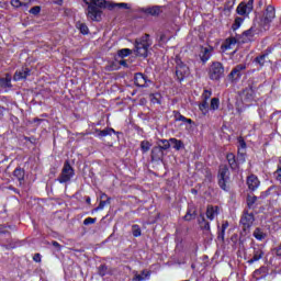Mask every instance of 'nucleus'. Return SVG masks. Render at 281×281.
I'll return each mask as SVG.
<instances>
[{
	"instance_id": "f257e3e1",
	"label": "nucleus",
	"mask_w": 281,
	"mask_h": 281,
	"mask_svg": "<svg viewBox=\"0 0 281 281\" xmlns=\"http://www.w3.org/2000/svg\"><path fill=\"white\" fill-rule=\"evenodd\" d=\"M87 5L86 15L90 21H102V14L106 8L113 10V8H123L128 10V3H106V0H83Z\"/></svg>"
},
{
	"instance_id": "f03ea898",
	"label": "nucleus",
	"mask_w": 281,
	"mask_h": 281,
	"mask_svg": "<svg viewBox=\"0 0 281 281\" xmlns=\"http://www.w3.org/2000/svg\"><path fill=\"white\" fill-rule=\"evenodd\" d=\"M148 34H145L140 40H136L135 54L136 56H148V47H150V40Z\"/></svg>"
},
{
	"instance_id": "7ed1b4c3",
	"label": "nucleus",
	"mask_w": 281,
	"mask_h": 281,
	"mask_svg": "<svg viewBox=\"0 0 281 281\" xmlns=\"http://www.w3.org/2000/svg\"><path fill=\"white\" fill-rule=\"evenodd\" d=\"M209 76L211 80H218L220 78H223V76H225V68L223 67V64L214 61L209 69Z\"/></svg>"
},
{
	"instance_id": "20e7f679",
	"label": "nucleus",
	"mask_w": 281,
	"mask_h": 281,
	"mask_svg": "<svg viewBox=\"0 0 281 281\" xmlns=\"http://www.w3.org/2000/svg\"><path fill=\"white\" fill-rule=\"evenodd\" d=\"M176 76L179 82L190 76V68H188L179 57L176 58Z\"/></svg>"
},
{
	"instance_id": "39448f33",
	"label": "nucleus",
	"mask_w": 281,
	"mask_h": 281,
	"mask_svg": "<svg viewBox=\"0 0 281 281\" xmlns=\"http://www.w3.org/2000/svg\"><path fill=\"white\" fill-rule=\"evenodd\" d=\"M71 177H74V168L68 160H66L57 181H59V183H67L68 181H71Z\"/></svg>"
},
{
	"instance_id": "423d86ee",
	"label": "nucleus",
	"mask_w": 281,
	"mask_h": 281,
	"mask_svg": "<svg viewBox=\"0 0 281 281\" xmlns=\"http://www.w3.org/2000/svg\"><path fill=\"white\" fill-rule=\"evenodd\" d=\"M227 181H229V169L222 165L218 171V186L222 190H227Z\"/></svg>"
},
{
	"instance_id": "0eeeda50",
	"label": "nucleus",
	"mask_w": 281,
	"mask_h": 281,
	"mask_svg": "<svg viewBox=\"0 0 281 281\" xmlns=\"http://www.w3.org/2000/svg\"><path fill=\"white\" fill-rule=\"evenodd\" d=\"M254 221H256V218L254 217V213H249V211H244V214L240 218V223L244 229H249V227L254 225Z\"/></svg>"
},
{
	"instance_id": "6e6552de",
	"label": "nucleus",
	"mask_w": 281,
	"mask_h": 281,
	"mask_svg": "<svg viewBox=\"0 0 281 281\" xmlns=\"http://www.w3.org/2000/svg\"><path fill=\"white\" fill-rule=\"evenodd\" d=\"M274 19H276V8L273 5H268L263 13V19H262L263 24L269 25V23H271V21H273Z\"/></svg>"
},
{
	"instance_id": "1a4fd4ad",
	"label": "nucleus",
	"mask_w": 281,
	"mask_h": 281,
	"mask_svg": "<svg viewBox=\"0 0 281 281\" xmlns=\"http://www.w3.org/2000/svg\"><path fill=\"white\" fill-rule=\"evenodd\" d=\"M245 69H247V64H239L237 65L228 75V77L231 78V80L236 81L239 80L240 76H241V71H245Z\"/></svg>"
},
{
	"instance_id": "9d476101",
	"label": "nucleus",
	"mask_w": 281,
	"mask_h": 281,
	"mask_svg": "<svg viewBox=\"0 0 281 281\" xmlns=\"http://www.w3.org/2000/svg\"><path fill=\"white\" fill-rule=\"evenodd\" d=\"M251 10H254V0H248L247 3L241 2L237 7V13H239L240 15L249 14V12H251Z\"/></svg>"
},
{
	"instance_id": "9b49d317",
	"label": "nucleus",
	"mask_w": 281,
	"mask_h": 281,
	"mask_svg": "<svg viewBox=\"0 0 281 281\" xmlns=\"http://www.w3.org/2000/svg\"><path fill=\"white\" fill-rule=\"evenodd\" d=\"M31 70L30 68H21L20 70H16L14 76H13V80L19 81V80H25V78H27V76H30Z\"/></svg>"
},
{
	"instance_id": "f8f14e48",
	"label": "nucleus",
	"mask_w": 281,
	"mask_h": 281,
	"mask_svg": "<svg viewBox=\"0 0 281 281\" xmlns=\"http://www.w3.org/2000/svg\"><path fill=\"white\" fill-rule=\"evenodd\" d=\"M134 83L136 87H146L148 85V77L142 72H138L134 77Z\"/></svg>"
},
{
	"instance_id": "ddd939ff",
	"label": "nucleus",
	"mask_w": 281,
	"mask_h": 281,
	"mask_svg": "<svg viewBox=\"0 0 281 281\" xmlns=\"http://www.w3.org/2000/svg\"><path fill=\"white\" fill-rule=\"evenodd\" d=\"M247 186L249 188V190H256L258 188V186H260V180H258V177L256 176H249L247 179Z\"/></svg>"
},
{
	"instance_id": "4468645a",
	"label": "nucleus",
	"mask_w": 281,
	"mask_h": 281,
	"mask_svg": "<svg viewBox=\"0 0 281 281\" xmlns=\"http://www.w3.org/2000/svg\"><path fill=\"white\" fill-rule=\"evenodd\" d=\"M151 159H164V149L159 145L151 149Z\"/></svg>"
},
{
	"instance_id": "2eb2a0df",
	"label": "nucleus",
	"mask_w": 281,
	"mask_h": 281,
	"mask_svg": "<svg viewBox=\"0 0 281 281\" xmlns=\"http://www.w3.org/2000/svg\"><path fill=\"white\" fill-rule=\"evenodd\" d=\"M30 3H32V0H11L13 8H27Z\"/></svg>"
},
{
	"instance_id": "dca6fc26",
	"label": "nucleus",
	"mask_w": 281,
	"mask_h": 281,
	"mask_svg": "<svg viewBox=\"0 0 281 281\" xmlns=\"http://www.w3.org/2000/svg\"><path fill=\"white\" fill-rule=\"evenodd\" d=\"M145 14H150V16H159L161 14V8L150 7L144 9Z\"/></svg>"
},
{
	"instance_id": "f3484780",
	"label": "nucleus",
	"mask_w": 281,
	"mask_h": 281,
	"mask_svg": "<svg viewBox=\"0 0 281 281\" xmlns=\"http://www.w3.org/2000/svg\"><path fill=\"white\" fill-rule=\"evenodd\" d=\"M210 56H212V49L210 48H202L200 52V58L202 63H207L210 60Z\"/></svg>"
},
{
	"instance_id": "a211bd4d",
	"label": "nucleus",
	"mask_w": 281,
	"mask_h": 281,
	"mask_svg": "<svg viewBox=\"0 0 281 281\" xmlns=\"http://www.w3.org/2000/svg\"><path fill=\"white\" fill-rule=\"evenodd\" d=\"M226 159L232 170H238V162L236 161V156L234 154H227Z\"/></svg>"
},
{
	"instance_id": "6ab92c4d",
	"label": "nucleus",
	"mask_w": 281,
	"mask_h": 281,
	"mask_svg": "<svg viewBox=\"0 0 281 281\" xmlns=\"http://www.w3.org/2000/svg\"><path fill=\"white\" fill-rule=\"evenodd\" d=\"M216 214H218V206H207L206 218H209V221H212Z\"/></svg>"
},
{
	"instance_id": "aec40b11",
	"label": "nucleus",
	"mask_w": 281,
	"mask_h": 281,
	"mask_svg": "<svg viewBox=\"0 0 281 281\" xmlns=\"http://www.w3.org/2000/svg\"><path fill=\"white\" fill-rule=\"evenodd\" d=\"M269 58V54L265 53L255 58V63H257L258 66L265 67V63H267Z\"/></svg>"
},
{
	"instance_id": "412c9836",
	"label": "nucleus",
	"mask_w": 281,
	"mask_h": 281,
	"mask_svg": "<svg viewBox=\"0 0 281 281\" xmlns=\"http://www.w3.org/2000/svg\"><path fill=\"white\" fill-rule=\"evenodd\" d=\"M12 87V79L10 77L0 78V89H10Z\"/></svg>"
},
{
	"instance_id": "4be33fe9",
	"label": "nucleus",
	"mask_w": 281,
	"mask_h": 281,
	"mask_svg": "<svg viewBox=\"0 0 281 281\" xmlns=\"http://www.w3.org/2000/svg\"><path fill=\"white\" fill-rule=\"evenodd\" d=\"M252 236L257 240H265V238H267V233H265V231H262L261 228H256L252 233Z\"/></svg>"
},
{
	"instance_id": "5701e85b",
	"label": "nucleus",
	"mask_w": 281,
	"mask_h": 281,
	"mask_svg": "<svg viewBox=\"0 0 281 281\" xmlns=\"http://www.w3.org/2000/svg\"><path fill=\"white\" fill-rule=\"evenodd\" d=\"M237 43L238 40H236V37H228L226 38L222 47H224V49H232V45H236Z\"/></svg>"
},
{
	"instance_id": "b1692460",
	"label": "nucleus",
	"mask_w": 281,
	"mask_h": 281,
	"mask_svg": "<svg viewBox=\"0 0 281 281\" xmlns=\"http://www.w3.org/2000/svg\"><path fill=\"white\" fill-rule=\"evenodd\" d=\"M237 43L238 40H236V37H228L226 38L222 47H224V49H232V45H236Z\"/></svg>"
},
{
	"instance_id": "393cba45",
	"label": "nucleus",
	"mask_w": 281,
	"mask_h": 281,
	"mask_svg": "<svg viewBox=\"0 0 281 281\" xmlns=\"http://www.w3.org/2000/svg\"><path fill=\"white\" fill-rule=\"evenodd\" d=\"M263 255L265 252H262V250H255L252 258L248 260V265H254V262H258V260H260Z\"/></svg>"
},
{
	"instance_id": "a878e982",
	"label": "nucleus",
	"mask_w": 281,
	"mask_h": 281,
	"mask_svg": "<svg viewBox=\"0 0 281 281\" xmlns=\"http://www.w3.org/2000/svg\"><path fill=\"white\" fill-rule=\"evenodd\" d=\"M199 225L201 229H204L205 232H210V222L205 221V216L199 217Z\"/></svg>"
},
{
	"instance_id": "bb28decb",
	"label": "nucleus",
	"mask_w": 281,
	"mask_h": 281,
	"mask_svg": "<svg viewBox=\"0 0 281 281\" xmlns=\"http://www.w3.org/2000/svg\"><path fill=\"white\" fill-rule=\"evenodd\" d=\"M169 142L176 150H181V148H184L182 140H179L177 138H170Z\"/></svg>"
},
{
	"instance_id": "cd10ccee",
	"label": "nucleus",
	"mask_w": 281,
	"mask_h": 281,
	"mask_svg": "<svg viewBox=\"0 0 281 281\" xmlns=\"http://www.w3.org/2000/svg\"><path fill=\"white\" fill-rule=\"evenodd\" d=\"M95 133L98 134L99 137H106L108 135H113V133H115V130L113 128H105L103 131L95 130Z\"/></svg>"
},
{
	"instance_id": "c85d7f7f",
	"label": "nucleus",
	"mask_w": 281,
	"mask_h": 281,
	"mask_svg": "<svg viewBox=\"0 0 281 281\" xmlns=\"http://www.w3.org/2000/svg\"><path fill=\"white\" fill-rule=\"evenodd\" d=\"M13 177H15L20 182H22L25 177V171L21 168H16L13 171Z\"/></svg>"
},
{
	"instance_id": "c756f323",
	"label": "nucleus",
	"mask_w": 281,
	"mask_h": 281,
	"mask_svg": "<svg viewBox=\"0 0 281 281\" xmlns=\"http://www.w3.org/2000/svg\"><path fill=\"white\" fill-rule=\"evenodd\" d=\"M76 27L81 32V34H89V26H87V24L82 22H77Z\"/></svg>"
},
{
	"instance_id": "7c9ffc66",
	"label": "nucleus",
	"mask_w": 281,
	"mask_h": 281,
	"mask_svg": "<svg viewBox=\"0 0 281 281\" xmlns=\"http://www.w3.org/2000/svg\"><path fill=\"white\" fill-rule=\"evenodd\" d=\"M257 201H258V198L256 195H248L247 205L249 210L254 209V205L256 204Z\"/></svg>"
},
{
	"instance_id": "2f4dec72",
	"label": "nucleus",
	"mask_w": 281,
	"mask_h": 281,
	"mask_svg": "<svg viewBox=\"0 0 281 281\" xmlns=\"http://www.w3.org/2000/svg\"><path fill=\"white\" fill-rule=\"evenodd\" d=\"M131 54H133V50H131L130 48H123L117 52V56L120 58H125V56H131Z\"/></svg>"
},
{
	"instance_id": "473e14b6",
	"label": "nucleus",
	"mask_w": 281,
	"mask_h": 281,
	"mask_svg": "<svg viewBox=\"0 0 281 281\" xmlns=\"http://www.w3.org/2000/svg\"><path fill=\"white\" fill-rule=\"evenodd\" d=\"M150 146H153V145L150 144V142H148V140H143V142L140 143V150H142L143 153H148V151L150 150Z\"/></svg>"
},
{
	"instance_id": "72a5a7b5",
	"label": "nucleus",
	"mask_w": 281,
	"mask_h": 281,
	"mask_svg": "<svg viewBox=\"0 0 281 281\" xmlns=\"http://www.w3.org/2000/svg\"><path fill=\"white\" fill-rule=\"evenodd\" d=\"M106 204H111V198H108L105 201H101L99 203V205L94 209V212H98L100 210H104V207L106 206Z\"/></svg>"
},
{
	"instance_id": "f704fd0d",
	"label": "nucleus",
	"mask_w": 281,
	"mask_h": 281,
	"mask_svg": "<svg viewBox=\"0 0 281 281\" xmlns=\"http://www.w3.org/2000/svg\"><path fill=\"white\" fill-rule=\"evenodd\" d=\"M132 234L135 238H139V236H142V228L139 227V225L132 226Z\"/></svg>"
},
{
	"instance_id": "c9c22d12",
	"label": "nucleus",
	"mask_w": 281,
	"mask_h": 281,
	"mask_svg": "<svg viewBox=\"0 0 281 281\" xmlns=\"http://www.w3.org/2000/svg\"><path fill=\"white\" fill-rule=\"evenodd\" d=\"M158 146H159L162 150H168V148H170V140L160 139V140L158 142Z\"/></svg>"
},
{
	"instance_id": "e433bc0d",
	"label": "nucleus",
	"mask_w": 281,
	"mask_h": 281,
	"mask_svg": "<svg viewBox=\"0 0 281 281\" xmlns=\"http://www.w3.org/2000/svg\"><path fill=\"white\" fill-rule=\"evenodd\" d=\"M196 218V212L189 210L187 214L184 215V221H194Z\"/></svg>"
},
{
	"instance_id": "4c0bfd02",
	"label": "nucleus",
	"mask_w": 281,
	"mask_h": 281,
	"mask_svg": "<svg viewBox=\"0 0 281 281\" xmlns=\"http://www.w3.org/2000/svg\"><path fill=\"white\" fill-rule=\"evenodd\" d=\"M209 106L210 105H209L207 101H203L202 103H200L199 109L205 115L207 113Z\"/></svg>"
},
{
	"instance_id": "58836bf2",
	"label": "nucleus",
	"mask_w": 281,
	"mask_h": 281,
	"mask_svg": "<svg viewBox=\"0 0 281 281\" xmlns=\"http://www.w3.org/2000/svg\"><path fill=\"white\" fill-rule=\"evenodd\" d=\"M254 34H256V29L254 27H250L249 30L243 33V35L246 36L247 38H252Z\"/></svg>"
},
{
	"instance_id": "ea45409f",
	"label": "nucleus",
	"mask_w": 281,
	"mask_h": 281,
	"mask_svg": "<svg viewBox=\"0 0 281 281\" xmlns=\"http://www.w3.org/2000/svg\"><path fill=\"white\" fill-rule=\"evenodd\" d=\"M218 104H220L218 98H213V99L211 100V109H212L213 111L218 110Z\"/></svg>"
},
{
	"instance_id": "a19ab883",
	"label": "nucleus",
	"mask_w": 281,
	"mask_h": 281,
	"mask_svg": "<svg viewBox=\"0 0 281 281\" xmlns=\"http://www.w3.org/2000/svg\"><path fill=\"white\" fill-rule=\"evenodd\" d=\"M241 24H243V18H236L232 27L234 31H236L238 30V27H240Z\"/></svg>"
},
{
	"instance_id": "79ce46f5",
	"label": "nucleus",
	"mask_w": 281,
	"mask_h": 281,
	"mask_svg": "<svg viewBox=\"0 0 281 281\" xmlns=\"http://www.w3.org/2000/svg\"><path fill=\"white\" fill-rule=\"evenodd\" d=\"M273 177L277 179V181H281V160L280 164L278 165V169L273 173Z\"/></svg>"
},
{
	"instance_id": "37998d69",
	"label": "nucleus",
	"mask_w": 281,
	"mask_h": 281,
	"mask_svg": "<svg viewBox=\"0 0 281 281\" xmlns=\"http://www.w3.org/2000/svg\"><path fill=\"white\" fill-rule=\"evenodd\" d=\"M170 40V36L166 35V33H161L160 36H159V43H168Z\"/></svg>"
},
{
	"instance_id": "c03bdc74",
	"label": "nucleus",
	"mask_w": 281,
	"mask_h": 281,
	"mask_svg": "<svg viewBox=\"0 0 281 281\" xmlns=\"http://www.w3.org/2000/svg\"><path fill=\"white\" fill-rule=\"evenodd\" d=\"M109 271V268H106L104 265L99 267V276H101L103 278V276H106Z\"/></svg>"
},
{
	"instance_id": "a18cd8bd",
	"label": "nucleus",
	"mask_w": 281,
	"mask_h": 281,
	"mask_svg": "<svg viewBox=\"0 0 281 281\" xmlns=\"http://www.w3.org/2000/svg\"><path fill=\"white\" fill-rule=\"evenodd\" d=\"M202 98H203L204 102H207V100H210V98H212V92L209 90H204Z\"/></svg>"
},
{
	"instance_id": "49530a36",
	"label": "nucleus",
	"mask_w": 281,
	"mask_h": 281,
	"mask_svg": "<svg viewBox=\"0 0 281 281\" xmlns=\"http://www.w3.org/2000/svg\"><path fill=\"white\" fill-rule=\"evenodd\" d=\"M30 13L31 14H40L41 13V7L36 5V7H33L31 10H30Z\"/></svg>"
},
{
	"instance_id": "de8ad7c7",
	"label": "nucleus",
	"mask_w": 281,
	"mask_h": 281,
	"mask_svg": "<svg viewBox=\"0 0 281 281\" xmlns=\"http://www.w3.org/2000/svg\"><path fill=\"white\" fill-rule=\"evenodd\" d=\"M175 117L178 122H186V116L181 115L179 112H176Z\"/></svg>"
},
{
	"instance_id": "09e8293b",
	"label": "nucleus",
	"mask_w": 281,
	"mask_h": 281,
	"mask_svg": "<svg viewBox=\"0 0 281 281\" xmlns=\"http://www.w3.org/2000/svg\"><path fill=\"white\" fill-rule=\"evenodd\" d=\"M95 223V218L88 217L83 221V225H93Z\"/></svg>"
},
{
	"instance_id": "8fccbe9b",
	"label": "nucleus",
	"mask_w": 281,
	"mask_h": 281,
	"mask_svg": "<svg viewBox=\"0 0 281 281\" xmlns=\"http://www.w3.org/2000/svg\"><path fill=\"white\" fill-rule=\"evenodd\" d=\"M8 227H10V226L0 224V236H3V234H8Z\"/></svg>"
},
{
	"instance_id": "3c124183",
	"label": "nucleus",
	"mask_w": 281,
	"mask_h": 281,
	"mask_svg": "<svg viewBox=\"0 0 281 281\" xmlns=\"http://www.w3.org/2000/svg\"><path fill=\"white\" fill-rule=\"evenodd\" d=\"M217 239L222 240V243L225 240V231H221V233H218Z\"/></svg>"
},
{
	"instance_id": "603ef678",
	"label": "nucleus",
	"mask_w": 281,
	"mask_h": 281,
	"mask_svg": "<svg viewBox=\"0 0 281 281\" xmlns=\"http://www.w3.org/2000/svg\"><path fill=\"white\" fill-rule=\"evenodd\" d=\"M52 245H53V247H55V249H57V251H60L61 246L58 241H53Z\"/></svg>"
},
{
	"instance_id": "864d4df0",
	"label": "nucleus",
	"mask_w": 281,
	"mask_h": 281,
	"mask_svg": "<svg viewBox=\"0 0 281 281\" xmlns=\"http://www.w3.org/2000/svg\"><path fill=\"white\" fill-rule=\"evenodd\" d=\"M33 260H34V262H41V254H35L33 256Z\"/></svg>"
},
{
	"instance_id": "5fc2aeb1",
	"label": "nucleus",
	"mask_w": 281,
	"mask_h": 281,
	"mask_svg": "<svg viewBox=\"0 0 281 281\" xmlns=\"http://www.w3.org/2000/svg\"><path fill=\"white\" fill-rule=\"evenodd\" d=\"M134 280H137V281H144L145 280V278H144V276H142V274H135V277H134Z\"/></svg>"
},
{
	"instance_id": "6e6d98bb",
	"label": "nucleus",
	"mask_w": 281,
	"mask_h": 281,
	"mask_svg": "<svg viewBox=\"0 0 281 281\" xmlns=\"http://www.w3.org/2000/svg\"><path fill=\"white\" fill-rule=\"evenodd\" d=\"M276 255L281 256V243L280 245L276 248Z\"/></svg>"
},
{
	"instance_id": "4d7b16f0",
	"label": "nucleus",
	"mask_w": 281,
	"mask_h": 281,
	"mask_svg": "<svg viewBox=\"0 0 281 281\" xmlns=\"http://www.w3.org/2000/svg\"><path fill=\"white\" fill-rule=\"evenodd\" d=\"M238 161H240L241 164H245V155L240 154L238 156Z\"/></svg>"
},
{
	"instance_id": "13d9d810",
	"label": "nucleus",
	"mask_w": 281,
	"mask_h": 281,
	"mask_svg": "<svg viewBox=\"0 0 281 281\" xmlns=\"http://www.w3.org/2000/svg\"><path fill=\"white\" fill-rule=\"evenodd\" d=\"M119 65H122L123 67H128V64L124 59L120 60Z\"/></svg>"
},
{
	"instance_id": "bf43d9fd",
	"label": "nucleus",
	"mask_w": 281,
	"mask_h": 281,
	"mask_svg": "<svg viewBox=\"0 0 281 281\" xmlns=\"http://www.w3.org/2000/svg\"><path fill=\"white\" fill-rule=\"evenodd\" d=\"M239 145L243 147V148H247V144L245 143V140H239Z\"/></svg>"
},
{
	"instance_id": "052dcab7",
	"label": "nucleus",
	"mask_w": 281,
	"mask_h": 281,
	"mask_svg": "<svg viewBox=\"0 0 281 281\" xmlns=\"http://www.w3.org/2000/svg\"><path fill=\"white\" fill-rule=\"evenodd\" d=\"M227 227H229V224L226 222L222 225V231L225 232V229H227Z\"/></svg>"
},
{
	"instance_id": "680f3d73",
	"label": "nucleus",
	"mask_w": 281,
	"mask_h": 281,
	"mask_svg": "<svg viewBox=\"0 0 281 281\" xmlns=\"http://www.w3.org/2000/svg\"><path fill=\"white\" fill-rule=\"evenodd\" d=\"M184 122H187L188 124H192V121L190 119H186Z\"/></svg>"
},
{
	"instance_id": "e2e57ef3",
	"label": "nucleus",
	"mask_w": 281,
	"mask_h": 281,
	"mask_svg": "<svg viewBox=\"0 0 281 281\" xmlns=\"http://www.w3.org/2000/svg\"><path fill=\"white\" fill-rule=\"evenodd\" d=\"M151 101H153V102H159V99H157V98L154 97V98L151 99Z\"/></svg>"
},
{
	"instance_id": "0e129e2a",
	"label": "nucleus",
	"mask_w": 281,
	"mask_h": 281,
	"mask_svg": "<svg viewBox=\"0 0 281 281\" xmlns=\"http://www.w3.org/2000/svg\"><path fill=\"white\" fill-rule=\"evenodd\" d=\"M33 122H43L41 119H34Z\"/></svg>"
},
{
	"instance_id": "69168bd1",
	"label": "nucleus",
	"mask_w": 281,
	"mask_h": 281,
	"mask_svg": "<svg viewBox=\"0 0 281 281\" xmlns=\"http://www.w3.org/2000/svg\"><path fill=\"white\" fill-rule=\"evenodd\" d=\"M86 203H91V198H87Z\"/></svg>"
},
{
	"instance_id": "338daca9",
	"label": "nucleus",
	"mask_w": 281,
	"mask_h": 281,
	"mask_svg": "<svg viewBox=\"0 0 281 281\" xmlns=\"http://www.w3.org/2000/svg\"><path fill=\"white\" fill-rule=\"evenodd\" d=\"M104 196H106V194H102V195H101V199H104Z\"/></svg>"
},
{
	"instance_id": "774afa93",
	"label": "nucleus",
	"mask_w": 281,
	"mask_h": 281,
	"mask_svg": "<svg viewBox=\"0 0 281 281\" xmlns=\"http://www.w3.org/2000/svg\"><path fill=\"white\" fill-rule=\"evenodd\" d=\"M145 277H148V273H147V274H145Z\"/></svg>"
}]
</instances>
